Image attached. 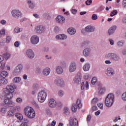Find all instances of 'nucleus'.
Returning <instances> with one entry per match:
<instances>
[{"instance_id": "obj_1", "label": "nucleus", "mask_w": 126, "mask_h": 126, "mask_svg": "<svg viewBox=\"0 0 126 126\" xmlns=\"http://www.w3.org/2000/svg\"><path fill=\"white\" fill-rule=\"evenodd\" d=\"M14 88H15V86L10 85L7 86L6 88L3 89V92L7 99H11L13 97V93L14 92Z\"/></svg>"}, {"instance_id": "obj_2", "label": "nucleus", "mask_w": 126, "mask_h": 126, "mask_svg": "<svg viewBox=\"0 0 126 126\" xmlns=\"http://www.w3.org/2000/svg\"><path fill=\"white\" fill-rule=\"evenodd\" d=\"M115 100V96L113 94H109L105 99V104L106 107L108 108H110L113 106V104H114V101Z\"/></svg>"}, {"instance_id": "obj_3", "label": "nucleus", "mask_w": 126, "mask_h": 126, "mask_svg": "<svg viewBox=\"0 0 126 126\" xmlns=\"http://www.w3.org/2000/svg\"><path fill=\"white\" fill-rule=\"evenodd\" d=\"M24 114L26 116L29 118V119H34L35 116H36V113L34 109L30 107H26L24 110Z\"/></svg>"}, {"instance_id": "obj_4", "label": "nucleus", "mask_w": 126, "mask_h": 126, "mask_svg": "<svg viewBox=\"0 0 126 126\" xmlns=\"http://www.w3.org/2000/svg\"><path fill=\"white\" fill-rule=\"evenodd\" d=\"M105 58L106 59H110L113 62H120L121 61V57L116 53L113 52L107 53L105 56Z\"/></svg>"}, {"instance_id": "obj_5", "label": "nucleus", "mask_w": 126, "mask_h": 126, "mask_svg": "<svg viewBox=\"0 0 126 126\" xmlns=\"http://www.w3.org/2000/svg\"><path fill=\"white\" fill-rule=\"evenodd\" d=\"M38 100L40 103L45 102L46 98H47V92L45 91H41L38 93Z\"/></svg>"}, {"instance_id": "obj_6", "label": "nucleus", "mask_w": 126, "mask_h": 126, "mask_svg": "<svg viewBox=\"0 0 126 126\" xmlns=\"http://www.w3.org/2000/svg\"><path fill=\"white\" fill-rule=\"evenodd\" d=\"M82 107V104H81V101L80 99H77L76 101V104L74 103L72 104L71 110L73 113H76L77 111V108L80 109Z\"/></svg>"}, {"instance_id": "obj_7", "label": "nucleus", "mask_w": 126, "mask_h": 126, "mask_svg": "<svg viewBox=\"0 0 126 126\" xmlns=\"http://www.w3.org/2000/svg\"><path fill=\"white\" fill-rule=\"evenodd\" d=\"M82 78V74L81 72H78L77 75L73 78V81L75 84H81V79Z\"/></svg>"}, {"instance_id": "obj_8", "label": "nucleus", "mask_w": 126, "mask_h": 126, "mask_svg": "<svg viewBox=\"0 0 126 126\" xmlns=\"http://www.w3.org/2000/svg\"><path fill=\"white\" fill-rule=\"evenodd\" d=\"M34 31L37 34H43L46 32V28L42 25L37 26L35 27Z\"/></svg>"}, {"instance_id": "obj_9", "label": "nucleus", "mask_w": 126, "mask_h": 126, "mask_svg": "<svg viewBox=\"0 0 126 126\" xmlns=\"http://www.w3.org/2000/svg\"><path fill=\"white\" fill-rule=\"evenodd\" d=\"M11 13L13 17L16 19H19V18L22 17V13L19 10H13Z\"/></svg>"}, {"instance_id": "obj_10", "label": "nucleus", "mask_w": 126, "mask_h": 126, "mask_svg": "<svg viewBox=\"0 0 126 126\" xmlns=\"http://www.w3.org/2000/svg\"><path fill=\"white\" fill-rule=\"evenodd\" d=\"M22 69H23V65L22 64H18L14 68L13 71L14 74H15V75L20 74L22 71Z\"/></svg>"}, {"instance_id": "obj_11", "label": "nucleus", "mask_w": 126, "mask_h": 126, "mask_svg": "<svg viewBox=\"0 0 126 126\" xmlns=\"http://www.w3.org/2000/svg\"><path fill=\"white\" fill-rule=\"evenodd\" d=\"M54 82L56 85L60 86V87H64L65 86V83L64 81L62 78H58L55 80Z\"/></svg>"}, {"instance_id": "obj_12", "label": "nucleus", "mask_w": 126, "mask_h": 126, "mask_svg": "<svg viewBox=\"0 0 126 126\" xmlns=\"http://www.w3.org/2000/svg\"><path fill=\"white\" fill-rule=\"evenodd\" d=\"M26 56L29 59H34L35 58V53L32 49H27L26 52Z\"/></svg>"}, {"instance_id": "obj_13", "label": "nucleus", "mask_w": 126, "mask_h": 126, "mask_svg": "<svg viewBox=\"0 0 126 126\" xmlns=\"http://www.w3.org/2000/svg\"><path fill=\"white\" fill-rule=\"evenodd\" d=\"M92 51V48L89 47L85 48L83 52V55L84 57L85 58H87V57H89V55L91 53Z\"/></svg>"}, {"instance_id": "obj_14", "label": "nucleus", "mask_w": 126, "mask_h": 126, "mask_svg": "<svg viewBox=\"0 0 126 126\" xmlns=\"http://www.w3.org/2000/svg\"><path fill=\"white\" fill-rule=\"evenodd\" d=\"M77 68V65L75 62H72L69 66V72H74L76 71V68Z\"/></svg>"}, {"instance_id": "obj_15", "label": "nucleus", "mask_w": 126, "mask_h": 126, "mask_svg": "<svg viewBox=\"0 0 126 126\" xmlns=\"http://www.w3.org/2000/svg\"><path fill=\"white\" fill-rule=\"evenodd\" d=\"M105 74L107 76H113L115 74V69L112 67H108L105 71Z\"/></svg>"}, {"instance_id": "obj_16", "label": "nucleus", "mask_w": 126, "mask_h": 126, "mask_svg": "<svg viewBox=\"0 0 126 126\" xmlns=\"http://www.w3.org/2000/svg\"><path fill=\"white\" fill-rule=\"evenodd\" d=\"M39 36L33 35L31 38V42L32 45H37L39 43Z\"/></svg>"}, {"instance_id": "obj_17", "label": "nucleus", "mask_w": 126, "mask_h": 126, "mask_svg": "<svg viewBox=\"0 0 126 126\" xmlns=\"http://www.w3.org/2000/svg\"><path fill=\"white\" fill-rule=\"evenodd\" d=\"M95 28L94 26L89 25L85 27L84 31H85L86 33H91L92 32H94V31H95Z\"/></svg>"}, {"instance_id": "obj_18", "label": "nucleus", "mask_w": 126, "mask_h": 126, "mask_svg": "<svg viewBox=\"0 0 126 126\" xmlns=\"http://www.w3.org/2000/svg\"><path fill=\"white\" fill-rule=\"evenodd\" d=\"M4 103H5L8 107H14V106H15L14 102L10 100L9 98L4 99Z\"/></svg>"}, {"instance_id": "obj_19", "label": "nucleus", "mask_w": 126, "mask_h": 126, "mask_svg": "<svg viewBox=\"0 0 126 126\" xmlns=\"http://www.w3.org/2000/svg\"><path fill=\"white\" fill-rule=\"evenodd\" d=\"M55 20L56 23H61L62 24L64 23L65 19L63 16H58L56 17Z\"/></svg>"}, {"instance_id": "obj_20", "label": "nucleus", "mask_w": 126, "mask_h": 126, "mask_svg": "<svg viewBox=\"0 0 126 126\" xmlns=\"http://www.w3.org/2000/svg\"><path fill=\"white\" fill-rule=\"evenodd\" d=\"M49 105L50 108H55L57 106V101L55 99L51 98L49 100Z\"/></svg>"}, {"instance_id": "obj_21", "label": "nucleus", "mask_w": 126, "mask_h": 126, "mask_svg": "<svg viewBox=\"0 0 126 126\" xmlns=\"http://www.w3.org/2000/svg\"><path fill=\"white\" fill-rule=\"evenodd\" d=\"M56 40H65L67 38V36L64 34H60L56 36Z\"/></svg>"}, {"instance_id": "obj_22", "label": "nucleus", "mask_w": 126, "mask_h": 126, "mask_svg": "<svg viewBox=\"0 0 126 126\" xmlns=\"http://www.w3.org/2000/svg\"><path fill=\"white\" fill-rule=\"evenodd\" d=\"M70 125L71 126H78V120L76 118L72 119L71 118L70 119Z\"/></svg>"}, {"instance_id": "obj_23", "label": "nucleus", "mask_w": 126, "mask_h": 126, "mask_svg": "<svg viewBox=\"0 0 126 126\" xmlns=\"http://www.w3.org/2000/svg\"><path fill=\"white\" fill-rule=\"evenodd\" d=\"M117 30V27L116 26H113L111 27L108 31V35H113L115 33V31Z\"/></svg>"}, {"instance_id": "obj_24", "label": "nucleus", "mask_w": 126, "mask_h": 126, "mask_svg": "<svg viewBox=\"0 0 126 126\" xmlns=\"http://www.w3.org/2000/svg\"><path fill=\"white\" fill-rule=\"evenodd\" d=\"M56 72L57 74H63V69L61 65H58L56 66Z\"/></svg>"}, {"instance_id": "obj_25", "label": "nucleus", "mask_w": 126, "mask_h": 126, "mask_svg": "<svg viewBox=\"0 0 126 126\" xmlns=\"http://www.w3.org/2000/svg\"><path fill=\"white\" fill-rule=\"evenodd\" d=\"M51 73V68L49 67H46L44 68L42 71L43 75L45 76H48L49 74Z\"/></svg>"}, {"instance_id": "obj_26", "label": "nucleus", "mask_w": 126, "mask_h": 126, "mask_svg": "<svg viewBox=\"0 0 126 126\" xmlns=\"http://www.w3.org/2000/svg\"><path fill=\"white\" fill-rule=\"evenodd\" d=\"M8 83V81L7 79L4 78L0 76V86H1L2 84L5 85V84H7Z\"/></svg>"}, {"instance_id": "obj_27", "label": "nucleus", "mask_w": 126, "mask_h": 126, "mask_svg": "<svg viewBox=\"0 0 126 126\" xmlns=\"http://www.w3.org/2000/svg\"><path fill=\"white\" fill-rule=\"evenodd\" d=\"M27 2L31 9H33L35 7V3L32 0H27Z\"/></svg>"}, {"instance_id": "obj_28", "label": "nucleus", "mask_w": 126, "mask_h": 126, "mask_svg": "<svg viewBox=\"0 0 126 126\" xmlns=\"http://www.w3.org/2000/svg\"><path fill=\"white\" fill-rule=\"evenodd\" d=\"M67 32L70 35H74L76 33V30L73 28H69L67 29Z\"/></svg>"}, {"instance_id": "obj_29", "label": "nucleus", "mask_w": 126, "mask_h": 126, "mask_svg": "<svg viewBox=\"0 0 126 126\" xmlns=\"http://www.w3.org/2000/svg\"><path fill=\"white\" fill-rule=\"evenodd\" d=\"M91 65L89 63H86L83 67L84 71H88L90 69Z\"/></svg>"}, {"instance_id": "obj_30", "label": "nucleus", "mask_w": 126, "mask_h": 126, "mask_svg": "<svg viewBox=\"0 0 126 126\" xmlns=\"http://www.w3.org/2000/svg\"><path fill=\"white\" fill-rule=\"evenodd\" d=\"M106 92V88L104 87H100L98 88V95H103L104 93Z\"/></svg>"}, {"instance_id": "obj_31", "label": "nucleus", "mask_w": 126, "mask_h": 126, "mask_svg": "<svg viewBox=\"0 0 126 126\" xmlns=\"http://www.w3.org/2000/svg\"><path fill=\"white\" fill-rule=\"evenodd\" d=\"M1 72L0 74V76L1 77H3L4 78L5 77H6V76H8V73L6 71H2L0 70Z\"/></svg>"}, {"instance_id": "obj_32", "label": "nucleus", "mask_w": 126, "mask_h": 126, "mask_svg": "<svg viewBox=\"0 0 126 126\" xmlns=\"http://www.w3.org/2000/svg\"><path fill=\"white\" fill-rule=\"evenodd\" d=\"M63 114L66 116L69 115V114H70L69 108H68L67 107H65L63 109Z\"/></svg>"}, {"instance_id": "obj_33", "label": "nucleus", "mask_w": 126, "mask_h": 126, "mask_svg": "<svg viewBox=\"0 0 126 126\" xmlns=\"http://www.w3.org/2000/svg\"><path fill=\"white\" fill-rule=\"evenodd\" d=\"M14 115H15V114L14 113V112L11 110L8 111L7 113V115L8 117H9V118H11L13 117Z\"/></svg>"}, {"instance_id": "obj_34", "label": "nucleus", "mask_w": 126, "mask_h": 126, "mask_svg": "<svg viewBox=\"0 0 126 126\" xmlns=\"http://www.w3.org/2000/svg\"><path fill=\"white\" fill-rule=\"evenodd\" d=\"M15 116L18 120H20V121H22V120H23V116H22V114L20 113H16L15 114Z\"/></svg>"}, {"instance_id": "obj_35", "label": "nucleus", "mask_w": 126, "mask_h": 126, "mask_svg": "<svg viewBox=\"0 0 126 126\" xmlns=\"http://www.w3.org/2000/svg\"><path fill=\"white\" fill-rule=\"evenodd\" d=\"M21 81V78L19 77H16L13 79V82L14 83H19V82Z\"/></svg>"}, {"instance_id": "obj_36", "label": "nucleus", "mask_w": 126, "mask_h": 126, "mask_svg": "<svg viewBox=\"0 0 126 126\" xmlns=\"http://www.w3.org/2000/svg\"><path fill=\"white\" fill-rule=\"evenodd\" d=\"M117 14H118V10H114L111 11L110 16L113 17V16H115V15H117Z\"/></svg>"}, {"instance_id": "obj_37", "label": "nucleus", "mask_w": 126, "mask_h": 126, "mask_svg": "<svg viewBox=\"0 0 126 126\" xmlns=\"http://www.w3.org/2000/svg\"><path fill=\"white\" fill-rule=\"evenodd\" d=\"M125 44V41L124 40H121L117 42V46L118 47H123Z\"/></svg>"}, {"instance_id": "obj_38", "label": "nucleus", "mask_w": 126, "mask_h": 126, "mask_svg": "<svg viewBox=\"0 0 126 126\" xmlns=\"http://www.w3.org/2000/svg\"><path fill=\"white\" fill-rule=\"evenodd\" d=\"M58 95L59 97H63L64 95V92L63 90H60L58 92Z\"/></svg>"}, {"instance_id": "obj_39", "label": "nucleus", "mask_w": 126, "mask_h": 126, "mask_svg": "<svg viewBox=\"0 0 126 126\" xmlns=\"http://www.w3.org/2000/svg\"><path fill=\"white\" fill-rule=\"evenodd\" d=\"M97 82V77H94L91 81V83L93 85H95V84Z\"/></svg>"}, {"instance_id": "obj_40", "label": "nucleus", "mask_w": 126, "mask_h": 126, "mask_svg": "<svg viewBox=\"0 0 126 126\" xmlns=\"http://www.w3.org/2000/svg\"><path fill=\"white\" fill-rule=\"evenodd\" d=\"M122 99L124 102H126V92H124L122 96H121Z\"/></svg>"}, {"instance_id": "obj_41", "label": "nucleus", "mask_w": 126, "mask_h": 126, "mask_svg": "<svg viewBox=\"0 0 126 126\" xmlns=\"http://www.w3.org/2000/svg\"><path fill=\"white\" fill-rule=\"evenodd\" d=\"M15 33H20L22 31V28L16 27L14 29Z\"/></svg>"}, {"instance_id": "obj_42", "label": "nucleus", "mask_w": 126, "mask_h": 126, "mask_svg": "<svg viewBox=\"0 0 126 126\" xmlns=\"http://www.w3.org/2000/svg\"><path fill=\"white\" fill-rule=\"evenodd\" d=\"M92 20H97V19H98V16H97V14H93L92 16Z\"/></svg>"}, {"instance_id": "obj_43", "label": "nucleus", "mask_w": 126, "mask_h": 126, "mask_svg": "<svg viewBox=\"0 0 126 126\" xmlns=\"http://www.w3.org/2000/svg\"><path fill=\"white\" fill-rule=\"evenodd\" d=\"M4 67H5V63L2 64L1 63H0V70H3Z\"/></svg>"}, {"instance_id": "obj_44", "label": "nucleus", "mask_w": 126, "mask_h": 126, "mask_svg": "<svg viewBox=\"0 0 126 126\" xmlns=\"http://www.w3.org/2000/svg\"><path fill=\"white\" fill-rule=\"evenodd\" d=\"M54 32L56 33V34H58V33L60 32V28L58 26L55 27L54 28Z\"/></svg>"}, {"instance_id": "obj_45", "label": "nucleus", "mask_w": 126, "mask_h": 126, "mask_svg": "<svg viewBox=\"0 0 126 126\" xmlns=\"http://www.w3.org/2000/svg\"><path fill=\"white\" fill-rule=\"evenodd\" d=\"M109 43L111 46H114L115 45V41H114V39L112 38L109 39Z\"/></svg>"}, {"instance_id": "obj_46", "label": "nucleus", "mask_w": 126, "mask_h": 126, "mask_svg": "<svg viewBox=\"0 0 126 126\" xmlns=\"http://www.w3.org/2000/svg\"><path fill=\"white\" fill-rule=\"evenodd\" d=\"M46 113L47 115H49V116H51L52 111H51V110L50 109H47L46 110Z\"/></svg>"}, {"instance_id": "obj_47", "label": "nucleus", "mask_w": 126, "mask_h": 126, "mask_svg": "<svg viewBox=\"0 0 126 126\" xmlns=\"http://www.w3.org/2000/svg\"><path fill=\"white\" fill-rule=\"evenodd\" d=\"M120 120H121V117L118 116L115 117V119H113V122L114 123H117V122H118V121H119Z\"/></svg>"}, {"instance_id": "obj_48", "label": "nucleus", "mask_w": 126, "mask_h": 126, "mask_svg": "<svg viewBox=\"0 0 126 126\" xmlns=\"http://www.w3.org/2000/svg\"><path fill=\"white\" fill-rule=\"evenodd\" d=\"M98 101H99V99H98L97 97H95V98H94L92 100V103L93 104H96V103H97Z\"/></svg>"}, {"instance_id": "obj_49", "label": "nucleus", "mask_w": 126, "mask_h": 126, "mask_svg": "<svg viewBox=\"0 0 126 126\" xmlns=\"http://www.w3.org/2000/svg\"><path fill=\"white\" fill-rule=\"evenodd\" d=\"M5 59L8 60L10 58V54L9 53H6L4 54Z\"/></svg>"}, {"instance_id": "obj_50", "label": "nucleus", "mask_w": 126, "mask_h": 126, "mask_svg": "<svg viewBox=\"0 0 126 126\" xmlns=\"http://www.w3.org/2000/svg\"><path fill=\"white\" fill-rule=\"evenodd\" d=\"M85 3L87 5H90L92 3V0H87Z\"/></svg>"}, {"instance_id": "obj_51", "label": "nucleus", "mask_w": 126, "mask_h": 126, "mask_svg": "<svg viewBox=\"0 0 126 126\" xmlns=\"http://www.w3.org/2000/svg\"><path fill=\"white\" fill-rule=\"evenodd\" d=\"M0 34L1 36V35H5V30L4 29H2L0 31Z\"/></svg>"}, {"instance_id": "obj_52", "label": "nucleus", "mask_w": 126, "mask_h": 126, "mask_svg": "<svg viewBox=\"0 0 126 126\" xmlns=\"http://www.w3.org/2000/svg\"><path fill=\"white\" fill-rule=\"evenodd\" d=\"M104 63L105 64H112V61L111 60H106Z\"/></svg>"}, {"instance_id": "obj_53", "label": "nucleus", "mask_w": 126, "mask_h": 126, "mask_svg": "<svg viewBox=\"0 0 126 126\" xmlns=\"http://www.w3.org/2000/svg\"><path fill=\"white\" fill-rule=\"evenodd\" d=\"M85 87L86 90H88V89H89V83H88V81L86 82Z\"/></svg>"}, {"instance_id": "obj_54", "label": "nucleus", "mask_w": 126, "mask_h": 126, "mask_svg": "<svg viewBox=\"0 0 126 126\" xmlns=\"http://www.w3.org/2000/svg\"><path fill=\"white\" fill-rule=\"evenodd\" d=\"M72 14H76L77 13V10L75 9H72L71 10Z\"/></svg>"}, {"instance_id": "obj_55", "label": "nucleus", "mask_w": 126, "mask_h": 126, "mask_svg": "<svg viewBox=\"0 0 126 126\" xmlns=\"http://www.w3.org/2000/svg\"><path fill=\"white\" fill-rule=\"evenodd\" d=\"M6 40L7 43H9V42H10V41L11 40V37L9 36H7Z\"/></svg>"}, {"instance_id": "obj_56", "label": "nucleus", "mask_w": 126, "mask_h": 126, "mask_svg": "<svg viewBox=\"0 0 126 126\" xmlns=\"http://www.w3.org/2000/svg\"><path fill=\"white\" fill-rule=\"evenodd\" d=\"M16 102L17 103H22V98L18 97L16 99Z\"/></svg>"}, {"instance_id": "obj_57", "label": "nucleus", "mask_w": 126, "mask_h": 126, "mask_svg": "<svg viewBox=\"0 0 126 126\" xmlns=\"http://www.w3.org/2000/svg\"><path fill=\"white\" fill-rule=\"evenodd\" d=\"M0 23L2 25H5V24H6V21H5V20H1L0 21Z\"/></svg>"}, {"instance_id": "obj_58", "label": "nucleus", "mask_w": 126, "mask_h": 126, "mask_svg": "<svg viewBox=\"0 0 126 126\" xmlns=\"http://www.w3.org/2000/svg\"><path fill=\"white\" fill-rule=\"evenodd\" d=\"M14 46L15 47H16V48H18V47H19V42H18V41H16L14 43Z\"/></svg>"}, {"instance_id": "obj_59", "label": "nucleus", "mask_w": 126, "mask_h": 126, "mask_svg": "<svg viewBox=\"0 0 126 126\" xmlns=\"http://www.w3.org/2000/svg\"><path fill=\"white\" fill-rule=\"evenodd\" d=\"M46 60H51L52 59V56L51 55H46L45 57Z\"/></svg>"}, {"instance_id": "obj_60", "label": "nucleus", "mask_w": 126, "mask_h": 126, "mask_svg": "<svg viewBox=\"0 0 126 126\" xmlns=\"http://www.w3.org/2000/svg\"><path fill=\"white\" fill-rule=\"evenodd\" d=\"M81 90H84V88H85V84H84V82H82L81 83Z\"/></svg>"}, {"instance_id": "obj_61", "label": "nucleus", "mask_w": 126, "mask_h": 126, "mask_svg": "<svg viewBox=\"0 0 126 126\" xmlns=\"http://www.w3.org/2000/svg\"><path fill=\"white\" fill-rule=\"evenodd\" d=\"M6 112V109L4 108H1V112L2 113V114H5Z\"/></svg>"}, {"instance_id": "obj_62", "label": "nucleus", "mask_w": 126, "mask_h": 126, "mask_svg": "<svg viewBox=\"0 0 126 126\" xmlns=\"http://www.w3.org/2000/svg\"><path fill=\"white\" fill-rule=\"evenodd\" d=\"M4 61V57L3 56L0 55V63H1Z\"/></svg>"}, {"instance_id": "obj_63", "label": "nucleus", "mask_w": 126, "mask_h": 126, "mask_svg": "<svg viewBox=\"0 0 126 126\" xmlns=\"http://www.w3.org/2000/svg\"><path fill=\"white\" fill-rule=\"evenodd\" d=\"M122 53L123 56H126V49H124L122 51Z\"/></svg>"}, {"instance_id": "obj_64", "label": "nucleus", "mask_w": 126, "mask_h": 126, "mask_svg": "<svg viewBox=\"0 0 126 126\" xmlns=\"http://www.w3.org/2000/svg\"><path fill=\"white\" fill-rule=\"evenodd\" d=\"M56 124H57V122H56V121L55 120L53 121L51 123V126H55Z\"/></svg>"}]
</instances>
